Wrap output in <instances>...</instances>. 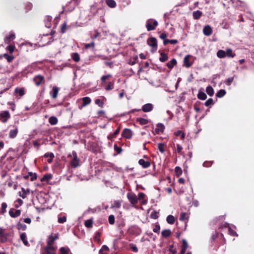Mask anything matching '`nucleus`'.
Wrapping results in <instances>:
<instances>
[{
  "label": "nucleus",
  "instance_id": "f257e3e1",
  "mask_svg": "<svg viewBox=\"0 0 254 254\" xmlns=\"http://www.w3.org/2000/svg\"><path fill=\"white\" fill-rule=\"evenodd\" d=\"M157 21L153 19H150L147 20L146 27L148 31L152 30L157 26Z\"/></svg>",
  "mask_w": 254,
  "mask_h": 254
},
{
  "label": "nucleus",
  "instance_id": "f03ea898",
  "mask_svg": "<svg viewBox=\"0 0 254 254\" xmlns=\"http://www.w3.org/2000/svg\"><path fill=\"white\" fill-rule=\"evenodd\" d=\"M10 115L8 111H3L0 113V121L5 123L10 119Z\"/></svg>",
  "mask_w": 254,
  "mask_h": 254
},
{
  "label": "nucleus",
  "instance_id": "7ed1b4c3",
  "mask_svg": "<svg viewBox=\"0 0 254 254\" xmlns=\"http://www.w3.org/2000/svg\"><path fill=\"white\" fill-rule=\"evenodd\" d=\"M72 155L73 157V159L71 161L70 164L74 168L77 167L79 165V160L77 158V155L76 152L73 151L72 152Z\"/></svg>",
  "mask_w": 254,
  "mask_h": 254
},
{
  "label": "nucleus",
  "instance_id": "20e7f679",
  "mask_svg": "<svg viewBox=\"0 0 254 254\" xmlns=\"http://www.w3.org/2000/svg\"><path fill=\"white\" fill-rule=\"evenodd\" d=\"M148 45L152 47L153 50H156L157 49V40L153 37L149 38L147 40Z\"/></svg>",
  "mask_w": 254,
  "mask_h": 254
},
{
  "label": "nucleus",
  "instance_id": "39448f33",
  "mask_svg": "<svg viewBox=\"0 0 254 254\" xmlns=\"http://www.w3.org/2000/svg\"><path fill=\"white\" fill-rule=\"evenodd\" d=\"M33 81L37 86H40L44 81V77L38 74L33 78Z\"/></svg>",
  "mask_w": 254,
  "mask_h": 254
},
{
  "label": "nucleus",
  "instance_id": "423d86ee",
  "mask_svg": "<svg viewBox=\"0 0 254 254\" xmlns=\"http://www.w3.org/2000/svg\"><path fill=\"white\" fill-rule=\"evenodd\" d=\"M55 248L52 245H48L42 251V254H55Z\"/></svg>",
  "mask_w": 254,
  "mask_h": 254
},
{
  "label": "nucleus",
  "instance_id": "0eeeda50",
  "mask_svg": "<svg viewBox=\"0 0 254 254\" xmlns=\"http://www.w3.org/2000/svg\"><path fill=\"white\" fill-rule=\"evenodd\" d=\"M127 197L131 204H135L137 203L138 198L135 194L129 193H127Z\"/></svg>",
  "mask_w": 254,
  "mask_h": 254
},
{
  "label": "nucleus",
  "instance_id": "6e6552de",
  "mask_svg": "<svg viewBox=\"0 0 254 254\" xmlns=\"http://www.w3.org/2000/svg\"><path fill=\"white\" fill-rule=\"evenodd\" d=\"M59 88L57 86H53L52 91L50 92V94L53 99H56L58 97L59 92Z\"/></svg>",
  "mask_w": 254,
  "mask_h": 254
},
{
  "label": "nucleus",
  "instance_id": "1a4fd4ad",
  "mask_svg": "<svg viewBox=\"0 0 254 254\" xmlns=\"http://www.w3.org/2000/svg\"><path fill=\"white\" fill-rule=\"evenodd\" d=\"M13 129H11L9 131V137L10 138H15L18 133V128L17 126H13Z\"/></svg>",
  "mask_w": 254,
  "mask_h": 254
},
{
  "label": "nucleus",
  "instance_id": "9d476101",
  "mask_svg": "<svg viewBox=\"0 0 254 254\" xmlns=\"http://www.w3.org/2000/svg\"><path fill=\"white\" fill-rule=\"evenodd\" d=\"M153 109V105L151 103H147L142 106L141 110L143 112H149Z\"/></svg>",
  "mask_w": 254,
  "mask_h": 254
},
{
  "label": "nucleus",
  "instance_id": "9b49d317",
  "mask_svg": "<svg viewBox=\"0 0 254 254\" xmlns=\"http://www.w3.org/2000/svg\"><path fill=\"white\" fill-rule=\"evenodd\" d=\"M52 40V35H49L48 34H44L43 36L42 37L41 40L43 41L44 42H45V43L43 44V45L44 46L49 44L51 42V40Z\"/></svg>",
  "mask_w": 254,
  "mask_h": 254
},
{
  "label": "nucleus",
  "instance_id": "f8f14e48",
  "mask_svg": "<svg viewBox=\"0 0 254 254\" xmlns=\"http://www.w3.org/2000/svg\"><path fill=\"white\" fill-rule=\"evenodd\" d=\"M59 237L58 234H55L54 236L50 235L47 239V244L48 245H52L54 243V242L57 240Z\"/></svg>",
  "mask_w": 254,
  "mask_h": 254
},
{
  "label": "nucleus",
  "instance_id": "ddd939ff",
  "mask_svg": "<svg viewBox=\"0 0 254 254\" xmlns=\"http://www.w3.org/2000/svg\"><path fill=\"white\" fill-rule=\"evenodd\" d=\"M132 131L130 129L125 128L122 132V135L126 138H130L132 136Z\"/></svg>",
  "mask_w": 254,
  "mask_h": 254
},
{
  "label": "nucleus",
  "instance_id": "4468645a",
  "mask_svg": "<svg viewBox=\"0 0 254 254\" xmlns=\"http://www.w3.org/2000/svg\"><path fill=\"white\" fill-rule=\"evenodd\" d=\"M203 32L205 35L209 36L212 34V29L209 25H206L203 28Z\"/></svg>",
  "mask_w": 254,
  "mask_h": 254
},
{
  "label": "nucleus",
  "instance_id": "2eb2a0df",
  "mask_svg": "<svg viewBox=\"0 0 254 254\" xmlns=\"http://www.w3.org/2000/svg\"><path fill=\"white\" fill-rule=\"evenodd\" d=\"M8 235L5 233V229L0 227V238H1V242L4 243L6 240V238Z\"/></svg>",
  "mask_w": 254,
  "mask_h": 254
},
{
  "label": "nucleus",
  "instance_id": "dca6fc26",
  "mask_svg": "<svg viewBox=\"0 0 254 254\" xmlns=\"http://www.w3.org/2000/svg\"><path fill=\"white\" fill-rule=\"evenodd\" d=\"M190 58V56L188 55L185 56L184 59V65L186 67H190L192 65V63L189 61Z\"/></svg>",
  "mask_w": 254,
  "mask_h": 254
},
{
  "label": "nucleus",
  "instance_id": "f3484780",
  "mask_svg": "<svg viewBox=\"0 0 254 254\" xmlns=\"http://www.w3.org/2000/svg\"><path fill=\"white\" fill-rule=\"evenodd\" d=\"M52 17L50 16H46L44 19V22L45 26L48 28H51L52 26L51 21H52Z\"/></svg>",
  "mask_w": 254,
  "mask_h": 254
},
{
  "label": "nucleus",
  "instance_id": "a211bd4d",
  "mask_svg": "<svg viewBox=\"0 0 254 254\" xmlns=\"http://www.w3.org/2000/svg\"><path fill=\"white\" fill-rule=\"evenodd\" d=\"M9 214L11 217L16 218L20 215L21 211L20 210H16L14 212L12 209H10L9 211Z\"/></svg>",
  "mask_w": 254,
  "mask_h": 254
},
{
  "label": "nucleus",
  "instance_id": "6ab92c4d",
  "mask_svg": "<svg viewBox=\"0 0 254 254\" xmlns=\"http://www.w3.org/2000/svg\"><path fill=\"white\" fill-rule=\"evenodd\" d=\"M226 57L228 58H234L236 54L233 52V50L230 48H228L225 51Z\"/></svg>",
  "mask_w": 254,
  "mask_h": 254
},
{
  "label": "nucleus",
  "instance_id": "aec40b11",
  "mask_svg": "<svg viewBox=\"0 0 254 254\" xmlns=\"http://www.w3.org/2000/svg\"><path fill=\"white\" fill-rule=\"evenodd\" d=\"M138 163L140 165L142 166L144 168H146L148 167L150 165V163L148 161H146L142 159H141L139 160Z\"/></svg>",
  "mask_w": 254,
  "mask_h": 254
},
{
  "label": "nucleus",
  "instance_id": "412c9836",
  "mask_svg": "<svg viewBox=\"0 0 254 254\" xmlns=\"http://www.w3.org/2000/svg\"><path fill=\"white\" fill-rule=\"evenodd\" d=\"M82 101H83V103L81 106L82 107L89 105L91 103V100L88 97H85L82 98Z\"/></svg>",
  "mask_w": 254,
  "mask_h": 254
},
{
  "label": "nucleus",
  "instance_id": "4be33fe9",
  "mask_svg": "<svg viewBox=\"0 0 254 254\" xmlns=\"http://www.w3.org/2000/svg\"><path fill=\"white\" fill-rule=\"evenodd\" d=\"M22 192H19V196L23 199L25 198L27 195L29 193V190H25L24 188H22Z\"/></svg>",
  "mask_w": 254,
  "mask_h": 254
},
{
  "label": "nucleus",
  "instance_id": "5701e85b",
  "mask_svg": "<svg viewBox=\"0 0 254 254\" xmlns=\"http://www.w3.org/2000/svg\"><path fill=\"white\" fill-rule=\"evenodd\" d=\"M177 64V61L175 59H173L171 61L166 64L167 66L170 69H172L175 65Z\"/></svg>",
  "mask_w": 254,
  "mask_h": 254
},
{
  "label": "nucleus",
  "instance_id": "b1692460",
  "mask_svg": "<svg viewBox=\"0 0 254 254\" xmlns=\"http://www.w3.org/2000/svg\"><path fill=\"white\" fill-rule=\"evenodd\" d=\"M106 3L110 7L114 8L116 6V2L114 0H106Z\"/></svg>",
  "mask_w": 254,
  "mask_h": 254
},
{
  "label": "nucleus",
  "instance_id": "393cba45",
  "mask_svg": "<svg viewBox=\"0 0 254 254\" xmlns=\"http://www.w3.org/2000/svg\"><path fill=\"white\" fill-rule=\"evenodd\" d=\"M162 236L164 238H167L171 234V231L170 229H166L162 231Z\"/></svg>",
  "mask_w": 254,
  "mask_h": 254
},
{
  "label": "nucleus",
  "instance_id": "a878e982",
  "mask_svg": "<svg viewBox=\"0 0 254 254\" xmlns=\"http://www.w3.org/2000/svg\"><path fill=\"white\" fill-rule=\"evenodd\" d=\"M15 39V35L13 32L10 33L8 35H7L5 39V40L6 42L9 43L10 41Z\"/></svg>",
  "mask_w": 254,
  "mask_h": 254
},
{
  "label": "nucleus",
  "instance_id": "bb28decb",
  "mask_svg": "<svg viewBox=\"0 0 254 254\" xmlns=\"http://www.w3.org/2000/svg\"><path fill=\"white\" fill-rule=\"evenodd\" d=\"M136 121L141 125H145L148 123V120L142 118H137Z\"/></svg>",
  "mask_w": 254,
  "mask_h": 254
},
{
  "label": "nucleus",
  "instance_id": "cd10ccee",
  "mask_svg": "<svg viewBox=\"0 0 254 254\" xmlns=\"http://www.w3.org/2000/svg\"><path fill=\"white\" fill-rule=\"evenodd\" d=\"M178 41L176 39L169 40V39H165L163 41L164 45H166L167 44L170 43L171 44H176L178 43Z\"/></svg>",
  "mask_w": 254,
  "mask_h": 254
},
{
  "label": "nucleus",
  "instance_id": "c85d7f7f",
  "mask_svg": "<svg viewBox=\"0 0 254 254\" xmlns=\"http://www.w3.org/2000/svg\"><path fill=\"white\" fill-rule=\"evenodd\" d=\"M197 98L200 100H204L206 99L207 96L204 92L199 91L197 94Z\"/></svg>",
  "mask_w": 254,
  "mask_h": 254
},
{
  "label": "nucleus",
  "instance_id": "c756f323",
  "mask_svg": "<svg viewBox=\"0 0 254 254\" xmlns=\"http://www.w3.org/2000/svg\"><path fill=\"white\" fill-rule=\"evenodd\" d=\"M15 93L18 94L20 97H22L25 94V90L23 88H16L15 89Z\"/></svg>",
  "mask_w": 254,
  "mask_h": 254
},
{
  "label": "nucleus",
  "instance_id": "7c9ffc66",
  "mask_svg": "<svg viewBox=\"0 0 254 254\" xmlns=\"http://www.w3.org/2000/svg\"><path fill=\"white\" fill-rule=\"evenodd\" d=\"M49 122L51 125H55L58 123V119L54 116L51 117L49 119Z\"/></svg>",
  "mask_w": 254,
  "mask_h": 254
},
{
  "label": "nucleus",
  "instance_id": "2f4dec72",
  "mask_svg": "<svg viewBox=\"0 0 254 254\" xmlns=\"http://www.w3.org/2000/svg\"><path fill=\"white\" fill-rule=\"evenodd\" d=\"M26 238L27 236L26 233H23L20 235V239L25 246H27L28 245V242L26 240Z\"/></svg>",
  "mask_w": 254,
  "mask_h": 254
},
{
  "label": "nucleus",
  "instance_id": "473e14b6",
  "mask_svg": "<svg viewBox=\"0 0 254 254\" xmlns=\"http://www.w3.org/2000/svg\"><path fill=\"white\" fill-rule=\"evenodd\" d=\"M192 15L195 19H198L202 15V12L199 10H196L193 12Z\"/></svg>",
  "mask_w": 254,
  "mask_h": 254
},
{
  "label": "nucleus",
  "instance_id": "72a5a7b5",
  "mask_svg": "<svg viewBox=\"0 0 254 254\" xmlns=\"http://www.w3.org/2000/svg\"><path fill=\"white\" fill-rule=\"evenodd\" d=\"M206 92L207 94L210 96H212L214 94L213 88L211 86H208L206 88Z\"/></svg>",
  "mask_w": 254,
  "mask_h": 254
},
{
  "label": "nucleus",
  "instance_id": "f704fd0d",
  "mask_svg": "<svg viewBox=\"0 0 254 254\" xmlns=\"http://www.w3.org/2000/svg\"><path fill=\"white\" fill-rule=\"evenodd\" d=\"M226 93L224 89H221L219 90L216 94V96L218 98L223 97Z\"/></svg>",
  "mask_w": 254,
  "mask_h": 254
},
{
  "label": "nucleus",
  "instance_id": "c9c22d12",
  "mask_svg": "<svg viewBox=\"0 0 254 254\" xmlns=\"http://www.w3.org/2000/svg\"><path fill=\"white\" fill-rule=\"evenodd\" d=\"M217 56L220 59L226 57L225 51L222 50H220L218 51V52H217Z\"/></svg>",
  "mask_w": 254,
  "mask_h": 254
},
{
  "label": "nucleus",
  "instance_id": "e433bc0d",
  "mask_svg": "<svg viewBox=\"0 0 254 254\" xmlns=\"http://www.w3.org/2000/svg\"><path fill=\"white\" fill-rule=\"evenodd\" d=\"M72 59L75 62H78L80 60V56L77 53H74L72 54Z\"/></svg>",
  "mask_w": 254,
  "mask_h": 254
},
{
  "label": "nucleus",
  "instance_id": "4c0bfd02",
  "mask_svg": "<svg viewBox=\"0 0 254 254\" xmlns=\"http://www.w3.org/2000/svg\"><path fill=\"white\" fill-rule=\"evenodd\" d=\"M161 57H160V61L164 62L168 60V57L167 54L164 53H161L160 54Z\"/></svg>",
  "mask_w": 254,
  "mask_h": 254
},
{
  "label": "nucleus",
  "instance_id": "58836bf2",
  "mask_svg": "<svg viewBox=\"0 0 254 254\" xmlns=\"http://www.w3.org/2000/svg\"><path fill=\"white\" fill-rule=\"evenodd\" d=\"M167 221L169 224H173L175 222V217L171 215H170L167 217Z\"/></svg>",
  "mask_w": 254,
  "mask_h": 254
},
{
  "label": "nucleus",
  "instance_id": "ea45409f",
  "mask_svg": "<svg viewBox=\"0 0 254 254\" xmlns=\"http://www.w3.org/2000/svg\"><path fill=\"white\" fill-rule=\"evenodd\" d=\"M138 59V57L137 56H134L132 57L128 62V64L130 65H134L136 63V61Z\"/></svg>",
  "mask_w": 254,
  "mask_h": 254
},
{
  "label": "nucleus",
  "instance_id": "a19ab883",
  "mask_svg": "<svg viewBox=\"0 0 254 254\" xmlns=\"http://www.w3.org/2000/svg\"><path fill=\"white\" fill-rule=\"evenodd\" d=\"M85 226L87 228H91L93 225V221L91 219H88L85 221Z\"/></svg>",
  "mask_w": 254,
  "mask_h": 254
},
{
  "label": "nucleus",
  "instance_id": "79ce46f5",
  "mask_svg": "<svg viewBox=\"0 0 254 254\" xmlns=\"http://www.w3.org/2000/svg\"><path fill=\"white\" fill-rule=\"evenodd\" d=\"M175 171L177 176H179L182 174V170L180 167H176Z\"/></svg>",
  "mask_w": 254,
  "mask_h": 254
},
{
  "label": "nucleus",
  "instance_id": "37998d69",
  "mask_svg": "<svg viewBox=\"0 0 254 254\" xmlns=\"http://www.w3.org/2000/svg\"><path fill=\"white\" fill-rule=\"evenodd\" d=\"M7 207V204L5 202H3L1 204V210L0 211V214H3L5 213L6 211V208Z\"/></svg>",
  "mask_w": 254,
  "mask_h": 254
},
{
  "label": "nucleus",
  "instance_id": "c03bdc74",
  "mask_svg": "<svg viewBox=\"0 0 254 254\" xmlns=\"http://www.w3.org/2000/svg\"><path fill=\"white\" fill-rule=\"evenodd\" d=\"M214 104L213 100L212 98H209L205 102V106L206 107H208L209 106L212 105Z\"/></svg>",
  "mask_w": 254,
  "mask_h": 254
},
{
  "label": "nucleus",
  "instance_id": "a18cd8bd",
  "mask_svg": "<svg viewBox=\"0 0 254 254\" xmlns=\"http://www.w3.org/2000/svg\"><path fill=\"white\" fill-rule=\"evenodd\" d=\"M60 251L61 252V254H68L69 250L68 249L65 248L64 247H62Z\"/></svg>",
  "mask_w": 254,
  "mask_h": 254
},
{
  "label": "nucleus",
  "instance_id": "49530a36",
  "mask_svg": "<svg viewBox=\"0 0 254 254\" xmlns=\"http://www.w3.org/2000/svg\"><path fill=\"white\" fill-rule=\"evenodd\" d=\"M109 222L110 224H113L115 223V217L113 215H111L108 218Z\"/></svg>",
  "mask_w": 254,
  "mask_h": 254
},
{
  "label": "nucleus",
  "instance_id": "de8ad7c7",
  "mask_svg": "<svg viewBox=\"0 0 254 254\" xmlns=\"http://www.w3.org/2000/svg\"><path fill=\"white\" fill-rule=\"evenodd\" d=\"M4 56L6 58L7 62L9 63L12 62L14 59V57L13 56H9L7 54H4Z\"/></svg>",
  "mask_w": 254,
  "mask_h": 254
},
{
  "label": "nucleus",
  "instance_id": "09e8293b",
  "mask_svg": "<svg viewBox=\"0 0 254 254\" xmlns=\"http://www.w3.org/2000/svg\"><path fill=\"white\" fill-rule=\"evenodd\" d=\"M189 246H188V242L187 241L185 240V239H183L182 240V248H184V249H187L188 248Z\"/></svg>",
  "mask_w": 254,
  "mask_h": 254
},
{
  "label": "nucleus",
  "instance_id": "8fccbe9b",
  "mask_svg": "<svg viewBox=\"0 0 254 254\" xmlns=\"http://www.w3.org/2000/svg\"><path fill=\"white\" fill-rule=\"evenodd\" d=\"M44 156L46 157H50L51 158V159L48 160V162H51L52 160L54 157V155L53 153H47L45 154Z\"/></svg>",
  "mask_w": 254,
  "mask_h": 254
},
{
  "label": "nucleus",
  "instance_id": "3c124183",
  "mask_svg": "<svg viewBox=\"0 0 254 254\" xmlns=\"http://www.w3.org/2000/svg\"><path fill=\"white\" fill-rule=\"evenodd\" d=\"M120 128L119 127L118 128H117L115 131L113 133V134L112 135H110V136L109 137V138H114L120 132Z\"/></svg>",
  "mask_w": 254,
  "mask_h": 254
},
{
  "label": "nucleus",
  "instance_id": "603ef678",
  "mask_svg": "<svg viewBox=\"0 0 254 254\" xmlns=\"http://www.w3.org/2000/svg\"><path fill=\"white\" fill-rule=\"evenodd\" d=\"M28 174H29V176L31 177L30 180L31 181H33L36 179L37 176H36V174H33L32 172H29Z\"/></svg>",
  "mask_w": 254,
  "mask_h": 254
},
{
  "label": "nucleus",
  "instance_id": "864d4df0",
  "mask_svg": "<svg viewBox=\"0 0 254 254\" xmlns=\"http://www.w3.org/2000/svg\"><path fill=\"white\" fill-rule=\"evenodd\" d=\"M66 220V218L65 216L63 217H59L58 218V222L59 223H64Z\"/></svg>",
  "mask_w": 254,
  "mask_h": 254
},
{
  "label": "nucleus",
  "instance_id": "5fc2aeb1",
  "mask_svg": "<svg viewBox=\"0 0 254 254\" xmlns=\"http://www.w3.org/2000/svg\"><path fill=\"white\" fill-rule=\"evenodd\" d=\"M187 214L185 212H181L180 214V220L185 221L186 219Z\"/></svg>",
  "mask_w": 254,
  "mask_h": 254
},
{
  "label": "nucleus",
  "instance_id": "6e6d98bb",
  "mask_svg": "<svg viewBox=\"0 0 254 254\" xmlns=\"http://www.w3.org/2000/svg\"><path fill=\"white\" fill-rule=\"evenodd\" d=\"M176 135L177 136L181 135V138L183 139L185 138V134L184 132H183L181 130H179L176 132Z\"/></svg>",
  "mask_w": 254,
  "mask_h": 254
},
{
  "label": "nucleus",
  "instance_id": "4d7b16f0",
  "mask_svg": "<svg viewBox=\"0 0 254 254\" xmlns=\"http://www.w3.org/2000/svg\"><path fill=\"white\" fill-rule=\"evenodd\" d=\"M114 83L112 82H109L108 85L105 87L106 90H110L113 88Z\"/></svg>",
  "mask_w": 254,
  "mask_h": 254
},
{
  "label": "nucleus",
  "instance_id": "13d9d810",
  "mask_svg": "<svg viewBox=\"0 0 254 254\" xmlns=\"http://www.w3.org/2000/svg\"><path fill=\"white\" fill-rule=\"evenodd\" d=\"M95 46V43L94 42H91L90 43L85 44V48L86 49H88L90 47L94 48Z\"/></svg>",
  "mask_w": 254,
  "mask_h": 254
},
{
  "label": "nucleus",
  "instance_id": "bf43d9fd",
  "mask_svg": "<svg viewBox=\"0 0 254 254\" xmlns=\"http://www.w3.org/2000/svg\"><path fill=\"white\" fill-rule=\"evenodd\" d=\"M66 30V22H64V24H62L61 26V32L63 33H64L65 32Z\"/></svg>",
  "mask_w": 254,
  "mask_h": 254
},
{
  "label": "nucleus",
  "instance_id": "052dcab7",
  "mask_svg": "<svg viewBox=\"0 0 254 254\" xmlns=\"http://www.w3.org/2000/svg\"><path fill=\"white\" fill-rule=\"evenodd\" d=\"M234 80V77H230V78H228L225 81V83L228 85H231V83L233 82Z\"/></svg>",
  "mask_w": 254,
  "mask_h": 254
},
{
  "label": "nucleus",
  "instance_id": "680f3d73",
  "mask_svg": "<svg viewBox=\"0 0 254 254\" xmlns=\"http://www.w3.org/2000/svg\"><path fill=\"white\" fill-rule=\"evenodd\" d=\"M15 48V46L14 45H9L8 46L6 49L10 53H12L14 51Z\"/></svg>",
  "mask_w": 254,
  "mask_h": 254
},
{
  "label": "nucleus",
  "instance_id": "e2e57ef3",
  "mask_svg": "<svg viewBox=\"0 0 254 254\" xmlns=\"http://www.w3.org/2000/svg\"><path fill=\"white\" fill-rule=\"evenodd\" d=\"M114 150L118 153H120L122 151V149L121 147L118 146L117 144H115L114 146Z\"/></svg>",
  "mask_w": 254,
  "mask_h": 254
},
{
  "label": "nucleus",
  "instance_id": "0e129e2a",
  "mask_svg": "<svg viewBox=\"0 0 254 254\" xmlns=\"http://www.w3.org/2000/svg\"><path fill=\"white\" fill-rule=\"evenodd\" d=\"M110 77H111V75L110 74L102 76L101 78L102 82H104L107 79Z\"/></svg>",
  "mask_w": 254,
  "mask_h": 254
},
{
  "label": "nucleus",
  "instance_id": "69168bd1",
  "mask_svg": "<svg viewBox=\"0 0 254 254\" xmlns=\"http://www.w3.org/2000/svg\"><path fill=\"white\" fill-rule=\"evenodd\" d=\"M96 104L99 105L100 107H102L103 106V102L100 99H96L95 101Z\"/></svg>",
  "mask_w": 254,
  "mask_h": 254
},
{
  "label": "nucleus",
  "instance_id": "338daca9",
  "mask_svg": "<svg viewBox=\"0 0 254 254\" xmlns=\"http://www.w3.org/2000/svg\"><path fill=\"white\" fill-rule=\"evenodd\" d=\"M150 216L153 219H156L158 217L157 212L153 211L151 213Z\"/></svg>",
  "mask_w": 254,
  "mask_h": 254
},
{
  "label": "nucleus",
  "instance_id": "774afa93",
  "mask_svg": "<svg viewBox=\"0 0 254 254\" xmlns=\"http://www.w3.org/2000/svg\"><path fill=\"white\" fill-rule=\"evenodd\" d=\"M228 230H229V234H231V235L234 236L237 235L236 232L234 230L232 229L231 228H229Z\"/></svg>",
  "mask_w": 254,
  "mask_h": 254
}]
</instances>
